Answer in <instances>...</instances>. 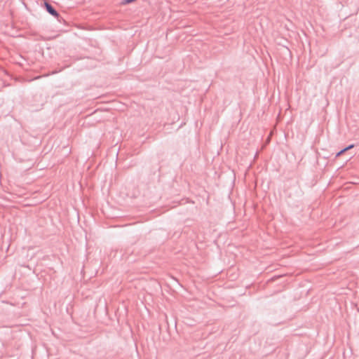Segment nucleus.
Segmentation results:
<instances>
[{
    "label": "nucleus",
    "instance_id": "obj_3",
    "mask_svg": "<svg viewBox=\"0 0 359 359\" xmlns=\"http://www.w3.org/2000/svg\"><path fill=\"white\" fill-rule=\"evenodd\" d=\"M345 151H346V149H341V151H339L337 154H336V157H339L341 155H342Z\"/></svg>",
    "mask_w": 359,
    "mask_h": 359
},
{
    "label": "nucleus",
    "instance_id": "obj_2",
    "mask_svg": "<svg viewBox=\"0 0 359 359\" xmlns=\"http://www.w3.org/2000/svg\"><path fill=\"white\" fill-rule=\"evenodd\" d=\"M129 4H131L130 0H121V1L119 3V6H126Z\"/></svg>",
    "mask_w": 359,
    "mask_h": 359
},
{
    "label": "nucleus",
    "instance_id": "obj_1",
    "mask_svg": "<svg viewBox=\"0 0 359 359\" xmlns=\"http://www.w3.org/2000/svg\"><path fill=\"white\" fill-rule=\"evenodd\" d=\"M44 6L46 8V11L57 18H59L60 15L57 11L54 8V7L48 2L46 1L44 3Z\"/></svg>",
    "mask_w": 359,
    "mask_h": 359
},
{
    "label": "nucleus",
    "instance_id": "obj_4",
    "mask_svg": "<svg viewBox=\"0 0 359 359\" xmlns=\"http://www.w3.org/2000/svg\"><path fill=\"white\" fill-rule=\"evenodd\" d=\"M353 147H354V144H350L348 147H345V149H346V151H348V150H349V149H352Z\"/></svg>",
    "mask_w": 359,
    "mask_h": 359
}]
</instances>
